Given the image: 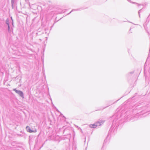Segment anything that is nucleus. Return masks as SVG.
I'll return each mask as SVG.
<instances>
[{
  "instance_id": "1",
  "label": "nucleus",
  "mask_w": 150,
  "mask_h": 150,
  "mask_svg": "<svg viewBox=\"0 0 150 150\" xmlns=\"http://www.w3.org/2000/svg\"><path fill=\"white\" fill-rule=\"evenodd\" d=\"M101 122H97L96 124H91L89 125V127L91 128H96L98 125H101Z\"/></svg>"
},
{
  "instance_id": "2",
  "label": "nucleus",
  "mask_w": 150,
  "mask_h": 150,
  "mask_svg": "<svg viewBox=\"0 0 150 150\" xmlns=\"http://www.w3.org/2000/svg\"><path fill=\"white\" fill-rule=\"evenodd\" d=\"M26 129L27 131L30 133L35 132H36L37 131L36 130H35V131L32 130L31 129L30 127L28 126H27L26 127Z\"/></svg>"
},
{
  "instance_id": "3",
  "label": "nucleus",
  "mask_w": 150,
  "mask_h": 150,
  "mask_svg": "<svg viewBox=\"0 0 150 150\" xmlns=\"http://www.w3.org/2000/svg\"><path fill=\"white\" fill-rule=\"evenodd\" d=\"M13 90L15 91L17 93H18L22 97L23 96V93L22 92L16 90V89H14Z\"/></svg>"
}]
</instances>
